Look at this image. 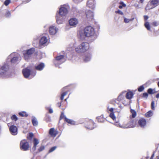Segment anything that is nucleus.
Segmentation results:
<instances>
[{"label":"nucleus","instance_id":"1","mask_svg":"<svg viewBox=\"0 0 159 159\" xmlns=\"http://www.w3.org/2000/svg\"><path fill=\"white\" fill-rule=\"evenodd\" d=\"M78 35L81 39H84L86 37L90 38L89 40L93 42L96 39L97 35L94 29L91 26L85 27L83 30L79 31Z\"/></svg>","mask_w":159,"mask_h":159},{"label":"nucleus","instance_id":"2","mask_svg":"<svg viewBox=\"0 0 159 159\" xmlns=\"http://www.w3.org/2000/svg\"><path fill=\"white\" fill-rule=\"evenodd\" d=\"M89 47L90 45L89 43L84 42L75 48V50L77 53L82 54L88 51Z\"/></svg>","mask_w":159,"mask_h":159},{"label":"nucleus","instance_id":"3","mask_svg":"<svg viewBox=\"0 0 159 159\" xmlns=\"http://www.w3.org/2000/svg\"><path fill=\"white\" fill-rule=\"evenodd\" d=\"M117 122L115 124V125L122 129H127L130 128H133L135 126L136 122L134 120H131L128 123L123 124L122 125L120 123H117Z\"/></svg>","mask_w":159,"mask_h":159},{"label":"nucleus","instance_id":"4","mask_svg":"<svg viewBox=\"0 0 159 159\" xmlns=\"http://www.w3.org/2000/svg\"><path fill=\"white\" fill-rule=\"evenodd\" d=\"M9 59L11 63L14 64L20 61L21 60V57L17 53H12L8 57V60H9Z\"/></svg>","mask_w":159,"mask_h":159},{"label":"nucleus","instance_id":"5","mask_svg":"<svg viewBox=\"0 0 159 159\" xmlns=\"http://www.w3.org/2000/svg\"><path fill=\"white\" fill-rule=\"evenodd\" d=\"M67 58L63 55H59L53 61V63L56 67H59V65L65 62Z\"/></svg>","mask_w":159,"mask_h":159},{"label":"nucleus","instance_id":"6","mask_svg":"<svg viewBox=\"0 0 159 159\" xmlns=\"http://www.w3.org/2000/svg\"><path fill=\"white\" fill-rule=\"evenodd\" d=\"M9 66L7 64H5L0 69V76L2 77H7L8 74Z\"/></svg>","mask_w":159,"mask_h":159},{"label":"nucleus","instance_id":"7","mask_svg":"<svg viewBox=\"0 0 159 159\" xmlns=\"http://www.w3.org/2000/svg\"><path fill=\"white\" fill-rule=\"evenodd\" d=\"M159 4V0H151L147 4L145 8V10L152 9Z\"/></svg>","mask_w":159,"mask_h":159},{"label":"nucleus","instance_id":"8","mask_svg":"<svg viewBox=\"0 0 159 159\" xmlns=\"http://www.w3.org/2000/svg\"><path fill=\"white\" fill-rule=\"evenodd\" d=\"M69 6L68 5H62L59 8V15L62 16H66L68 13Z\"/></svg>","mask_w":159,"mask_h":159},{"label":"nucleus","instance_id":"9","mask_svg":"<svg viewBox=\"0 0 159 159\" xmlns=\"http://www.w3.org/2000/svg\"><path fill=\"white\" fill-rule=\"evenodd\" d=\"M35 52V48H31L23 52V54L25 60L28 61L31 57V55Z\"/></svg>","mask_w":159,"mask_h":159},{"label":"nucleus","instance_id":"10","mask_svg":"<svg viewBox=\"0 0 159 159\" xmlns=\"http://www.w3.org/2000/svg\"><path fill=\"white\" fill-rule=\"evenodd\" d=\"M23 73L25 77L27 78L30 75H32L33 77L35 76L36 74V71H34L33 72H31L30 70L27 68L23 70Z\"/></svg>","mask_w":159,"mask_h":159},{"label":"nucleus","instance_id":"11","mask_svg":"<svg viewBox=\"0 0 159 159\" xmlns=\"http://www.w3.org/2000/svg\"><path fill=\"white\" fill-rule=\"evenodd\" d=\"M29 145L28 143L25 140L21 141L20 143V148L21 150L27 151L28 150Z\"/></svg>","mask_w":159,"mask_h":159},{"label":"nucleus","instance_id":"12","mask_svg":"<svg viewBox=\"0 0 159 159\" xmlns=\"http://www.w3.org/2000/svg\"><path fill=\"white\" fill-rule=\"evenodd\" d=\"M69 23L70 26L75 27L78 23V20L75 18H72L69 20Z\"/></svg>","mask_w":159,"mask_h":159},{"label":"nucleus","instance_id":"13","mask_svg":"<svg viewBox=\"0 0 159 159\" xmlns=\"http://www.w3.org/2000/svg\"><path fill=\"white\" fill-rule=\"evenodd\" d=\"M9 129L11 134L13 135H16L17 134L18 129L16 126L11 125L9 127Z\"/></svg>","mask_w":159,"mask_h":159},{"label":"nucleus","instance_id":"14","mask_svg":"<svg viewBox=\"0 0 159 159\" xmlns=\"http://www.w3.org/2000/svg\"><path fill=\"white\" fill-rule=\"evenodd\" d=\"M58 29L54 26H51L49 28V33L51 35H54L58 31Z\"/></svg>","mask_w":159,"mask_h":159},{"label":"nucleus","instance_id":"15","mask_svg":"<svg viewBox=\"0 0 159 159\" xmlns=\"http://www.w3.org/2000/svg\"><path fill=\"white\" fill-rule=\"evenodd\" d=\"M95 0H88L87 3V6L88 7L93 9L95 7Z\"/></svg>","mask_w":159,"mask_h":159},{"label":"nucleus","instance_id":"16","mask_svg":"<svg viewBox=\"0 0 159 159\" xmlns=\"http://www.w3.org/2000/svg\"><path fill=\"white\" fill-rule=\"evenodd\" d=\"M65 16H62L59 15L56 17V21L58 24H62L65 21Z\"/></svg>","mask_w":159,"mask_h":159},{"label":"nucleus","instance_id":"17","mask_svg":"<svg viewBox=\"0 0 159 159\" xmlns=\"http://www.w3.org/2000/svg\"><path fill=\"white\" fill-rule=\"evenodd\" d=\"M92 55L90 53H87L84 55L83 58V61L86 62L90 61L92 58Z\"/></svg>","mask_w":159,"mask_h":159},{"label":"nucleus","instance_id":"18","mask_svg":"<svg viewBox=\"0 0 159 159\" xmlns=\"http://www.w3.org/2000/svg\"><path fill=\"white\" fill-rule=\"evenodd\" d=\"M48 41V39L45 36H42L39 40V44L43 45L46 44Z\"/></svg>","mask_w":159,"mask_h":159},{"label":"nucleus","instance_id":"19","mask_svg":"<svg viewBox=\"0 0 159 159\" xmlns=\"http://www.w3.org/2000/svg\"><path fill=\"white\" fill-rule=\"evenodd\" d=\"M86 15L87 19L88 20L92 19L93 17V14L90 10H88L86 12Z\"/></svg>","mask_w":159,"mask_h":159},{"label":"nucleus","instance_id":"20","mask_svg":"<svg viewBox=\"0 0 159 159\" xmlns=\"http://www.w3.org/2000/svg\"><path fill=\"white\" fill-rule=\"evenodd\" d=\"M44 67L45 64L43 63H41L38 65H36L35 66V68L37 70L41 71L43 69Z\"/></svg>","mask_w":159,"mask_h":159},{"label":"nucleus","instance_id":"21","mask_svg":"<svg viewBox=\"0 0 159 159\" xmlns=\"http://www.w3.org/2000/svg\"><path fill=\"white\" fill-rule=\"evenodd\" d=\"M86 127L88 129H93L95 127V126L94 125V123L93 121L92 120H90L89 122L88 123Z\"/></svg>","mask_w":159,"mask_h":159},{"label":"nucleus","instance_id":"22","mask_svg":"<svg viewBox=\"0 0 159 159\" xmlns=\"http://www.w3.org/2000/svg\"><path fill=\"white\" fill-rule=\"evenodd\" d=\"M146 124V120L144 118H141L138 121V125L141 128H143L145 126Z\"/></svg>","mask_w":159,"mask_h":159},{"label":"nucleus","instance_id":"23","mask_svg":"<svg viewBox=\"0 0 159 159\" xmlns=\"http://www.w3.org/2000/svg\"><path fill=\"white\" fill-rule=\"evenodd\" d=\"M39 142L38 139L36 138H34L33 140L34 146L32 148V150L34 151L36 148L37 145L39 143Z\"/></svg>","mask_w":159,"mask_h":159},{"label":"nucleus","instance_id":"24","mask_svg":"<svg viewBox=\"0 0 159 159\" xmlns=\"http://www.w3.org/2000/svg\"><path fill=\"white\" fill-rule=\"evenodd\" d=\"M49 133L51 136L55 137L57 135V131H55L54 128H52L49 129Z\"/></svg>","mask_w":159,"mask_h":159},{"label":"nucleus","instance_id":"25","mask_svg":"<svg viewBox=\"0 0 159 159\" xmlns=\"http://www.w3.org/2000/svg\"><path fill=\"white\" fill-rule=\"evenodd\" d=\"M32 122L33 125L34 126H37L38 125V122L36 118L34 116H32Z\"/></svg>","mask_w":159,"mask_h":159},{"label":"nucleus","instance_id":"26","mask_svg":"<svg viewBox=\"0 0 159 159\" xmlns=\"http://www.w3.org/2000/svg\"><path fill=\"white\" fill-rule=\"evenodd\" d=\"M133 95L134 94L133 92H129L126 93L125 97L126 98L130 99L132 98Z\"/></svg>","mask_w":159,"mask_h":159},{"label":"nucleus","instance_id":"27","mask_svg":"<svg viewBox=\"0 0 159 159\" xmlns=\"http://www.w3.org/2000/svg\"><path fill=\"white\" fill-rule=\"evenodd\" d=\"M144 26L147 30L151 31V28L149 22L148 21H145Z\"/></svg>","mask_w":159,"mask_h":159},{"label":"nucleus","instance_id":"28","mask_svg":"<svg viewBox=\"0 0 159 159\" xmlns=\"http://www.w3.org/2000/svg\"><path fill=\"white\" fill-rule=\"evenodd\" d=\"M110 117L114 121H115L116 122V123L114 124V125H115V124L116 123V122H117V123H119L118 121H116V117L114 115V112H111L110 114Z\"/></svg>","mask_w":159,"mask_h":159},{"label":"nucleus","instance_id":"29","mask_svg":"<svg viewBox=\"0 0 159 159\" xmlns=\"http://www.w3.org/2000/svg\"><path fill=\"white\" fill-rule=\"evenodd\" d=\"M18 114L19 116L22 117H27L28 116V115L26 113V112L24 111L20 112Z\"/></svg>","mask_w":159,"mask_h":159},{"label":"nucleus","instance_id":"30","mask_svg":"<svg viewBox=\"0 0 159 159\" xmlns=\"http://www.w3.org/2000/svg\"><path fill=\"white\" fill-rule=\"evenodd\" d=\"M125 92H122L121 94H120L118 97L117 99L118 100H122L125 97V95L124 94Z\"/></svg>","mask_w":159,"mask_h":159},{"label":"nucleus","instance_id":"31","mask_svg":"<svg viewBox=\"0 0 159 159\" xmlns=\"http://www.w3.org/2000/svg\"><path fill=\"white\" fill-rule=\"evenodd\" d=\"M153 115L152 112L151 111H149L145 114V116L147 117H149Z\"/></svg>","mask_w":159,"mask_h":159},{"label":"nucleus","instance_id":"32","mask_svg":"<svg viewBox=\"0 0 159 159\" xmlns=\"http://www.w3.org/2000/svg\"><path fill=\"white\" fill-rule=\"evenodd\" d=\"M65 120L68 123L73 125L74 124V121L73 120L69 119L65 117Z\"/></svg>","mask_w":159,"mask_h":159},{"label":"nucleus","instance_id":"33","mask_svg":"<svg viewBox=\"0 0 159 159\" xmlns=\"http://www.w3.org/2000/svg\"><path fill=\"white\" fill-rule=\"evenodd\" d=\"M96 119L99 122H102L104 121V119L103 118V117L102 116H100L97 117Z\"/></svg>","mask_w":159,"mask_h":159},{"label":"nucleus","instance_id":"34","mask_svg":"<svg viewBox=\"0 0 159 159\" xmlns=\"http://www.w3.org/2000/svg\"><path fill=\"white\" fill-rule=\"evenodd\" d=\"M124 18V22L126 23H129L130 21H132L134 19V18L128 19L126 18L125 17H123Z\"/></svg>","mask_w":159,"mask_h":159},{"label":"nucleus","instance_id":"35","mask_svg":"<svg viewBox=\"0 0 159 159\" xmlns=\"http://www.w3.org/2000/svg\"><path fill=\"white\" fill-rule=\"evenodd\" d=\"M120 5L119 6V8L120 9H122L123 7H125L126 6V4L122 2H120Z\"/></svg>","mask_w":159,"mask_h":159},{"label":"nucleus","instance_id":"36","mask_svg":"<svg viewBox=\"0 0 159 159\" xmlns=\"http://www.w3.org/2000/svg\"><path fill=\"white\" fill-rule=\"evenodd\" d=\"M130 111L132 114L133 118H134L136 115V112L134 110L132 109H131Z\"/></svg>","mask_w":159,"mask_h":159},{"label":"nucleus","instance_id":"37","mask_svg":"<svg viewBox=\"0 0 159 159\" xmlns=\"http://www.w3.org/2000/svg\"><path fill=\"white\" fill-rule=\"evenodd\" d=\"M11 119L12 120L16 121L18 119V117L15 115H13L11 117Z\"/></svg>","mask_w":159,"mask_h":159},{"label":"nucleus","instance_id":"38","mask_svg":"<svg viewBox=\"0 0 159 159\" xmlns=\"http://www.w3.org/2000/svg\"><path fill=\"white\" fill-rule=\"evenodd\" d=\"M144 89L143 85H142L139 88L138 90L139 92H142Z\"/></svg>","mask_w":159,"mask_h":159},{"label":"nucleus","instance_id":"39","mask_svg":"<svg viewBox=\"0 0 159 159\" xmlns=\"http://www.w3.org/2000/svg\"><path fill=\"white\" fill-rule=\"evenodd\" d=\"M152 24L154 26H157L159 25V23L157 21H155L153 22Z\"/></svg>","mask_w":159,"mask_h":159},{"label":"nucleus","instance_id":"40","mask_svg":"<svg viewBox=\"0 0 159 159\" xmlns=\"http://www.w3.org/2000/svg\"><path fill=\"white\" fill-rule=\"evenodd\" d=\"M148 92L149 94H153L154 93L153 92V89L151 88H149L148 89Z\"/></svg>","mask_w":159,"mask_h":159},{"label":"nucleus","instance_id":"41","mask_svg":"<svg viewBox=\"0 0 159 159\" xmlns=\"http://www.w3.org/2000/svg\"><path fill=\"white\" fill-rule=\"evenodd\" d=\"M57 148L56 146H54L52 147L49 151V152L50 153L53 151L54 150H55L56 148Z\"/></svg>","mask_w":159,"mask_h":159},{"label":"nucleus","instance_id":"42","mask_svg":"<svg viewBox=\"0 0 159 159\" xmlns=\"http://www.w3.org/2000/svg\"><path fill=\"white\" fill-rule=\"evenodd\" d=\"M11 0H6L4 2V5L7 6L10 2Z\"/></svg>","mask_w":159,"mask_h":159},{"label":"nucleus","instance_id":"43","mask_svg":"<svg viewBox=\"0 0 159 159\" xmlns=\"http://www.w3.org/2000/svg\"><path fill=\"white\" fill-rule=\"evenodd\" d=\"M45 147L43 146H41V147L38 149V151L39 152H40L42 151L44 149Z\"/></svg>","mask_w":159,"mask_h":159},{"label":"nucleus","instance_id":"44","mask_svg":"<svg viewBox=\"0 0 159 159\" xmlns=\"http://www.w3.org/2000/svg\"><path fill=\"white\" fill-rule=\"evenodd\" d=\"M115 13H118L121 15H123L124 14L123 13L121 10H118L117 11H116Z\"/></svg>","mask_w":159,"mask_h":159},{"label":"nucleus","instance_id":"45","mask_svg":"<svg viewBox=\"0 0 159 159\" xmlns=\"http://www.w3.org/2000/svg\"><path fill=\"white\" fill-rule=\"evenodd\" d=\"M154 101H152L151 103V108L152 110H154L155 107H154Z\"/></svg>","mask_w":159,"mask_h":159},{"label":"nucleus","instance_id":"46","mask_svg":"<svg viewBox=\"0 0 159 159\" xmlns=\"http://www.w3.org/2000/svg\"><path fill=\"white\" fill-rule=\"evenodd\" d=\"M134 6L137 9H138L140 8V7H139V5L137 4V3L134 4Z\"/></svg>","mask_w":159,"mask_h":159},{"label":"nucleus","instance_id":"47","mask_svg":"<svg viewBox=\"0 0 159 159\" xmlns=\"http://www.w3.org/2000/svg\"><path fill=\"white\" fill-rule=\"evenodd\" d=\"M148 96V94L147 93H145L143 94V97L144 98H147Z\"/></svg>","mask_w":159,"mask_h":159},{"label":"nucleus","instance_id":"48","mask_svg":"<svg viewBox=\"0 0 159 159\" xmlns=\"http://www.w3.org/2000/svg\"><path fill=\"white\" fill-rule=\"evenodd\" d=\"M11 13L9 11H7L6 14V16L7 17H9L10 16Z\"/></svg>","mask_w":159,"mask_h":159},{"label":"nucleus","instance_id":"49","mask_svg":"<svg viewBox=\"0 0 159 159\" xmlns=\"http://www.w3.org/2000/svg\"><path fill=\"white\" fill-rule=\"evenodd\" d=\"M65 117H66L64 114L63 113H61V115L60 116V119H61L64 118L65 119Z\"/></svg>","mask_w":159,"mask_h":159},{"label":"nucleus","instance_id":"50","mask_svg":"<svg viewBox=\"0 0 159 159\" xmlns=\"http://www.w3.org/2000/svg\"><path fill=\"white\" fill-rule=\"evenodd\" d=\"M67 94V92H65L61 94V95L64 97V96H65Z\"/></svg>","mask_w":159,"mask_h":159},{"label":"nucleus","instance_id":"51","mask_svg":"<svg viewBox=\"0 0 159 159\" xmlns=\"http://www.w3.org/2000/svg\"><path fill=\"white\" fill-rule=\"evenodd\" d=\"M108 109L109 110V111L111 112H113V110L114 109L112 108H109V107L108 108Z\"/></svg>","mask_w":159,"mask_h":159},{"label":"nucleus","instance_id":"52","mask_svg":"<svg viewBox=\"0 0 159 159\" xmlns=\"http://www.w3.org/2000/svg\"><path fill=\"white\" fill-rule=\"evenodd\" d=\"M49 112L50 113H52L53 112V111L52 109L50 108L49 109Z\"/></svg>","mask_w":159,"mask_h":159},{"label":"nucleus","instance_id":"53","mask_svg":"<svg viewBox=\"0 0 159 159\" xmlns=\"http://www.w3.org/2000/svg\"><path fill=\"white\" fill-rule=\"evenodd\" d=\"M148 18V17L147 16H144V19L145 20H146Z\"/></svg>","mask_w":159,"mask_h":159},{"label":"nucleus","instance_id":"54","mask_svg":"<svg viewBox=\"0 0 159 159\" xmlns=\"http://www.w3.org/2000/svg\"><path fill=\"white\" fill-rule=\"evenodd\" d=\"M33 136V133H30V134H29V136L30 138H32Z\"/></svg>","mask_w":159,"mask_h":159},{"label":"nucleus","instance_id":"55","mask_svg":"<svg viewBox=\"0 0 159 159\" xmlns=\"http://www.w3.org/2000/svg\"><path fill=\"white\" fill-rule=\"evenodd\" d=\"M57 105L58 107H60L61 105V102H58L57 103Z\"/></svg>","mask_w":159,"mask_h":159},{"label":"nucleus","instance_id":"56","mask_svg":"<svg viewBox=\"0 0 159 159\" xmlns=\"http://www.w3.org/2000/svg\"><path fill=\"white\" fill-rule=\"evenodd\" d=\"M29 1L28 0L27 1H24L23 2V3H26L27 2H29Z\"/></svg>","mask_w":159,"mask_h":159},{"label":"nucleus","instance_id":"57","mask_svg":"<svg viewBox=\"0 0 159 159\" xmlns=\"http://www.w3.org/2000/svg\"><path fill=\"white\" fill-rule=\"evenodd\" d=\"M154 157V154H153L151 156V157L150 159H153V158Z\"/></svg>","mask_w":159,"mask_h":159},{"label":"nucleus","instance_id":"58","mask_svg":"<svg viewBox=\"0 0 159 159\" xmlns=\"http://www.w3.org/2000/svg\"><path fill=\"white\" fill-rule=\"evenodd\" d=\"M156 98H159V93H157L156 95Z\"/></svg>","mask_w":159,"mask_h":159},{"label":"nucleus","instance_id":"59","mask_svg":"<svg viewBox=\"0 0 159 159\" xmlns=\"http://www.w3.org/2000/svg\"><path fill=\"white\" fill-rule=\"evenodd\" d=\"M64 97L62 96L61 95V100H63L64 99Z\"/></svg>","mask_w":159,"mask_h":159},{"label":"nucleus","instance_id":"60","mask_svg":"<svg viewBox=\"0 0 159 159\" xmlns=\"http://www.w3.org/2000/svg\"><path fill=\"white\" fill-rule=\"evenodd\" d=\"M143 1H144V0H140V2L141 3H143Z\"/></svg>","mask_w":159,"mask_h":159},{"label":"nucleus","instance_id":"61","mask_svg":"<svg viewBox=\"0 0 159 159\" xmlns=\"http://www.w3.org/2000/svg\"><path fill=\"white\" fill-rule=\"evenodd\" d=\"M68 98V97L65 100V101H66L67 99Z\"/></svg>","mask_w":159,"mask_h":159},{"label":"nucleus","instance_id":"62","mask_svg":"<svg viewBox=\"0 0 159 159\" xmlns=\"http://www.w3.org/2000/svg\"><path fill=\"white\" fill-rule=\"evenodd\" d=\"M158 87H159V81L158 82Z\"/></svg>","mask_w":159,"mask_h":159},{"label":"nucleus","instance_id":"63","mask_svg":"<svg viewBox=\"0 0 159 159\" xmlns=\"http://www.w3.org/2000/svg\"><path fill=\"white\" fill-rule=\"evenodd\" d=\"M148 157H146V159H148Z\"/></svg>","mask_w":159,"mask_h":159},{"label":"nucleus","instance_id":"64","mask_svg":"<svg viewBox=\"0 0 159 159\" xmlns=\"http://www.w3.org/2000/svg\"><path fill=\"white\" fill-rule=\"evenodd\" d=\"M74 9H75V8H73V10H74Z\"/></svg>","mask_w":159,"mask_h":159}]
</instances>
